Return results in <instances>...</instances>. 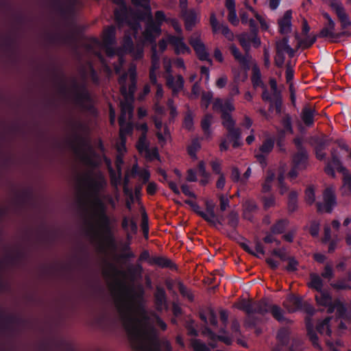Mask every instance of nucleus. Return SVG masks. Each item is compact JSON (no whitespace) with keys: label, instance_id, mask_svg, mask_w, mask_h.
Returning <instances> with one entry per match:
<instances>
[{"label":"nucleus","instance_id":"nucleus-1","mask_svg":"<svg viewBox=\"0 0 351 351\" xmlns=\"http://www.w3.org/2000/svg\"><path fill=\"white\" fill-rule=\"evenodd\" d=\"M119 311L123 319L124 326L132 348L136 351H146L147 348L142 339L141 332L138 326V320L132 315V305L123 302Z\"/></svg>","mask_w":351,"mask_h":351},{"label":"nucleus","instance_id":"nucleus-2","mask_svg":"<svg viewBox=\"0 0 351 351\" xmlns=\"http://www.w3.org/2000/svg\"><path fill=\"white\" fill-rule=\"evenodd\" d=\"M72 87L75 103L84 110L94 111L95 108L92 104L93 99L86 85L84 83L79 84L74 80L72 82Z\"/></svg>","mask_w":351,"mask_h":351},{"label":"nucleus","instance_id":"nucleus-3","mask_svg":"<svg viewBox=\"0 0 351 351\" xmlns=\"http://www.w3.org/2000/svg\"><path fill=\"white\" fill-rule=\"evenodd\" d=\"M53 4L56 11L65 21L75 19L79 0H53Z\"/></svg>","mask_w":351,"mask_h":351},{"label":"nucleus","instance_id":"nucleus-4","mask_svg":"<svg viewBox=\"0 0 351 351\" xmlns=\"http://www.w3.org/2000/svg\"><path fill=\"white\" fill-rule=\"evenodd\" d=\"M84 180L93 198L96 195H99L100 192L106 186V181L101 173L97 174V178H94L90 174L86 175Z\"/></svg>","mask_w":351,"mask_h":351},{"label":"nucleus","instance_id":"nucleus-5","mask_svg":"<svg viewBox=\"0 0 351 351\" xmlns=\"http://www.w3.org/2000/svg\"><path fill=\"white\" fill-rule=\"evenodd\" d=\"M324 204L317 202L316 206L318 213L325 210L328 213H331L334 207L337 204L336 196L331 188H326L323 193Z\"/></svg>","mask_w":351,"mask_h":351},{"label":"nucleus","instance_id":"nucleus-6","mask_svg":"<svg viewBox=\"0 0 351 351\" xmlns=\"http://www.w3.org/2000/svg\"><path fill=\"white\" fill-rule=\"evenodd\" d=\"M73 130V138L69 142L70 146L75 151L77 152L82 147L86 145V138L79 133V131L84 130L85 125L81 121H74L72 123Z\"/></svg>","mask_w":351,"mask_h":351},{"label":"nucleus","instance_id":"nucleus-7","mask_svg":"<svg viewBox=\"0 0 351 351\" xmlns=\"http://www.w3.org/2000/svg\"><path fill=\"white\" fill-rule=\"evenodd\" d=\"M189 42L200 61H206L210 64H213V61L210 58L209 53L207 51L205 45L199 37L195 38L191 36Z\"/></svg>","mask_w":351,"mask_h":351},{"label":"nucleus","instance_id":"nucleus-8","mask_svg":"<svg viewBox=\"0 0 351 351\" xmlns=\"http://www.w3.org/2000/svg\"><path fill=\"white\" fill-rule=\"evenodd\" d=\"M315 143L314 152L315 157L319 160H324L326 157L325 149L332 141L328 136L323 134L321 137L316 136L313 139Z\"/></svg>","mask_w":351,"mask_h":351},{"label":"nucleus","instance_id":"nucleus-9","mask_svg":"<svg viewBox=\"0 0 351 351\" xmlns=\"http://www.w3.org/2000/svg\"><path fill=\"white\" fill-rule=\"evenodd\" d=\"M229 50L235 60L239 63L241 69L247 72L250 69V60L252 59L250 53H247L245 55H243L234 44L230 45Z\"/></svg>","mask_w":351,"mask_h":351},{"label":"nucleus","instance_id":"nucleus-10","mask_svg":"<svg viewBox=\"0 0 351 351\" xmlns=\"http://www.w3.org/2000/svg\"><path fill=\"white\" fill-rule=\"evenodd\" d=\"M99 222L100 226L105 234L106 240L112 245L114 244V239L113 237L111 221L110 217L106 213H102L95 215Z\"/></svg>","mask_w":351,"mask_h":351},{"label":"nucleus","instance_id":"nucleus-11","mask_svg":"<svg viewBox=\"0 0 351 351\" xmlns=\"http://www.w3.org/2000/svg\"><path fill=\"white\" fill-rule=\"evenodd\" d=\"M169 43L174 47V53L176 55L191 53V49L184 42L182 36L171 35L168 38Z\"/></svg>","mask_w":351,"mask_h":351},{"label":"nucleus","instance_id":"nucleus-12","mask_svg":"<svg viewBox=\"0 0 351 351\" xmlns=\"http://www.w3.org/2000/svg\"><path fill=\"white\" fill-rule=\"evenodd\" d=\"M322 16L327 22L324 23V27L319 31L318 36L322 38L332 39V34L335 32L336 23L328 12H323Z\"/></svg>","mask_w":351,"mask_h":351},{"label":"nucleus","instance_id":"nucleus-13","mask_svg":"<svg viewBox=\"0 0 351 351\" xmlns=\"http://www.w3.org/2000/svg\"><path fill=\"white\" fill-rule=\"evenodd\" d=\"M20 319L13 315H5L0 308V330L2 332L12 331V326L19 322Z\"/></svg>","mask_w":351,"mask_h":351},{"label":"nucleus","instance_id":"nucleus-14","mask_svg":"<svg viewBox=\"0 0 351 351\" xmlns=\"http://www.w3.org/2000/svg\"><path fill=\"white\" fill-rule=\"evenodd\" d=\"M184 80L181 75L177 76L176 80L172 75L167 77L166 84L167 87L172 90V95L177 96L180 90L184 88Z\"/></svg>","mask_w":351,"mask_h":351},{"label":"nucleus","instance_id":"nucleus-15","mask_svg":"<svg viewBox=\"0 0 351 351\" xmlns=\"http://www.w3.org/2000/svg\"><path fill=\"white\" fill-rule=\"evenodd\" d=\"M283 306L289 313H294L302 309V299L294 294H290L283 302Z\"/></svg>","mask_w":351,"mask_h":351},{"label":"nucleus","instance_id":"nucleus-16","mask_svg":"<svg viewBox=\"0 0 351 351\" xmlns=\"http://www.w3.org/2000/svg\"><path fill=\"white\" fill-rule=\"evenodd\" d=\"M186 30L191 31L198 22L197 13L194 9H188L181 12Z\"/></svg>","mask_w":351,"mask_h":351},{"label":"nucleus","instance_id":"nucleus-17","mask_svg":"<svg viewBox=\"0 0 351 351\" xmlns=\"http://www.w3.org/2000/svg\"><path fill=\"white\" fill-rule=\"evenodd\" d=\"M154 303L158 311L161 312L167 306V293L163 287H157L154 293Z\"/></svg>","mask_w":351,"mask_h":351},{"label":"nucleus","instance_id":"nucleus-18","mask_svg":"<svg viewBox=\"0 0 351 351\" xmlns=\"http://www.w3.org/2000/svg\"><path fill=\"white\" fill-rule=\"evenodd\" d=\"M291 10H287L283 16L278 20L279 32L281 34H288L291 30Z\"/></svg>","mask_w":351,"mask_h":351},{"label":"nucleus","instance_id":"nucleus-19","mask_svg":"<svg viewBox=\"0 0 351 351\" xmlns=\"http://www.w3.org/2000/svg\"><path fill=\"white\" fill-rule=\"evenodd\" d=\"M308 159L307 151L297 152L293 156V165L301 169H306Z\"/></svg>","mask_w":351,"mask_h":351},{"label":"nucleus","instance_id":"nucleus-20","mask_svg":"<svg viewBox=\"0 0 351 351\" xmlns=\"http://www.w3.org/2000/svg\"><path fill=\"white\" fill-rule=\"evenodd\" d=\"M150 265H155L162 268H169L176 269V265L171 260L164 256H152L149 259Z\"/></svg>","mask_w":351,"mask_h":351},{"label":"nucleus","instance_id":"nucleus-21","mask_svg":"<svg viewBox=\"0 0 351 351\" xmlns=\"http://www.w3.org/2000/svg\"><path fill=\"white\" fill-rule=\"evenodd\" d=\"M315 114V110L307 106L302 108L300 116L306 126L311 127L313 125L315 122L314 117Z\"/></svg>","mask_w":351,"mask_h":351},{"label":"nucleus","instance_id":"nucleus-22","mask_svg":"<svg viewBox=\"0 0 351 351\" xmlns=\"http://www.w3.org/2000/svg\"><path fill=\"white\" fill-rule=\"evenodd\" d=\"M271 305L272 304H270L265 298L254 301L253 302V314L258 313L261 315H264L270 311Z\"/></svg>","mask_w":351,"mask_h":351},{"label":"nucleus","instance_id":"nucleus-23","mask_svg":"<svg viewBox=\"0 0 351 351\" xmlns=\"http://www.w3.org/2000/svg\"><path fill=\"white\" fill-rule=\"evenodd\" d=\"M226 137L228 140L232 143V147L234 148H238L243 145L241 139V131L239 128L232 129L227 131Z\"/></svg>","mask_w":351,"mask_h":351},{"label":"nucleus","instance_id":"nucleus-24","mask_svg":"<svg viewBox=\"0 0 351 351\" xmlns=\"http://www.w3.org/2000/svg\"><path fill=\"white\" fill-rule=\"evenodd\" d=\"M277 339L282 347H289L291 330L288 327H281L277 333Z\"/></svg>","mask_w":351,"mask_h":351},{"label":"nucleus","instance_id":"nucleus-25","mask_svg":"<svg viewBox=\"0 0 351 351\" xmlns=\"http://www.w3.org/2000/svg\"><path fill=\"white\" fill-rule=\"evenodd\" d=\"M251 82L254 88H265V83L262 80L261 73L258 66L255 64L252 68Z\"/></svg>","mask_w":351,"mask_h":351},{"label":"nucleus","instance_id":"nucleus-26","mask_svg":"<svg viewBox=\"0 0 351 351\" xmlns=\"http://www.w3.org/2000/svg\"><path fill=\"white\" fill-rule=\"evenodd\" d=\"M308 287L317 292L322 291L324 290V281L317 274L311 273L310 274V281L308 283Z\"/></svg>","mask_w":351,"mask_h":351},{"label":"nucleus","instance_id":"nucleus-27","mask_svg":"<svg viewBox=\"0 0 351 351\" xmlns=\"http://www.w3.org/2000/svg\"><path fill=\"white\" fill-rule=\"evenodd\" d=\"M319 295H315V300L318 305L322 306H326L330 304L332 301V296L329 291L326 289H324L322 291H319Z\"/></svg>","mask_w":351,"mask_h":351},{"label":"nucleus","instance_id":"nucleus-28","mask_svg":"<svg viewBox=\"0 0 351 351\" xmlns=\"http://www.w3.org/2000/svg\"><path fill=\"white\" fill-rule=\"evenodd\" d=\"M115 20L119 25L128 23V8L121 7L114 10Z\"/></svg>","mask_w":351,"mask_h":351},{"label":"nucleus","instance_id":"nucleus-29","mask_svg":"<svg viewBox=\"0 0 351 351\" xmlns=\"http://www.w3.org/2000/svg\"><path fill=\"white\" fill-rule=\"evenodd\" d=\"M213 116L211 114H206L201 120V128L204 132V135L209 138L212 134L210 126L213 123Z\"/></svg>","mask_w":351,"mask_h":351},{"label":"nucleus","instance_id":"nucleus-30","mask_svg":"<svg viewBox=\"0 0 351 351\" xmlns=\"http://www.w3.org/2000/svg\"><path fill=\"white\" fill-rule=\"evenodd\" d=\"M289 225V220L287 219H280L277 220L271 227L270 230L276 234H283Z\"/></svg>","mask_w":351,"mask_h":351},{"label":"nucleus","instance_id":"nucleus-31","mask_svg":"<svg viewBox=\"0 0 351 351\" xmlns=\"http://www.w3.org/2000/svg\"><path fill=\"white\" fill-rule=\"evenodd\" d=\"M92 204L95 215L107 212L106 204L101 198L100 195H96L93 198Z\"/></svg>","mask_w":351,"mask_h":351},{"label":"nucleus","instance_id":"nucleus-32","mask_svg":"<svg viewBox=\"0 0 351 351\" xmlns=\"http://www.w3.org/2000/svg\"><path fill=\"white\" fill-rule=\"evenodd\" d=\"M228 225L232 228V234H237V227L239 223V217L238 213L234 210H231L228 216Z\"/></svg>","mask_w":351,"mask_h":351},{"label":"nucleus","instance_id":"nucleus-33","mask_svg":"<svg viewBox=\"0 0 351 351\" xmlns=\"http://www.w3.org/2000/svg\"><path fill=\"white\" fill-rule=\"evenodd\" d=\"M201 147L199 138H194L192 139L191 144L187 147V153L192 159L196 160L197 158V152Z\"/></svg>","mask_w":351,"mask_h":351},{"label":"nucleus","instance_id":"nucleus-34","mask_svg":"<svg viewBox=\"0 0 351 351\" xmlns=\"http://www.w3.org/2000/svg\"><path fill=\"white\" fill-rule=\"evenodd\" d=\"M221 119L222 120L221 124L226 128V130H230L232 129L237 128L236 121L232 117V115L229 112H223L221 114Z\"/></svg>","mask_w":351,"mask_h":351},{"label":"nucleus","instance_id":"nucleus-35","mask_svg":"<svg viewBox=\"0 0 351 351\" xmlns=\"http://www.w3.org/2000/svg\"><path fill=\"white\" fill-rule=\"evenodd\" d=\"M115 29L114 27H109L104 32V43L105 46H112L116 41Z\"/></svg>","mask_w":351,"mask_h":351},{"label":"nucleus","instance_id":"nucleus-36","mask_svg":"<svg viewBox=\"0 0 351 351\" xmlns=\"http://www.w3.org/2000/svg\"><path fill=\"white\" fill-rule=\"evenodd\" d=\"M269 312L278 322H288V319L284 316V311L279 306L272 304Z\"/></svg>","mask_w":351,"mask_h":351},{"label":"nucleus","instance_id":"nucleus-37","mask_svg":"<svg viewBox=\"0 0 351 351\" xmlns=\"http://www.w3.org/2000/svg\"><path fill=\"white\" fill-rule=\"evenodd\" d=\"M136 148L140 154L145 152L149 148V142L147 141V136L145 134H141L136 144Z\"/></svg>","mask_w":351,"mask_h":351},{"label":"nucleus","instance_id":"nucleus-38","mask_svg":"<svg viewBox=\"0 0 351 351\" xmlns=\"http://www.w3.org/2000/svg\"><path fill=\"white\" fill-rule=\"evenodd\" d=\"M288 211L293 213L298 209V193L292 191L289 193L288 197Z\"/></svg>","mask_w":351,"mask_h":351},{"label":"nucleus","instance_id":"nucleus-39","mask_svg":"<svg viewBox=\"0 0 351 351\" xmlns=\"http://www.w3.org/2000/svg\"><path fill=\"white\" fill-rule=\"evenodd\" d=\"M206 214L210 217L211 219L215 220L216 223L221 224V221L217 219V216L215 212V204L211 199H207L205 202Z\"/></svg>","mask_w":351,"mask_h":351},{"label":"nucleus","instance_id":"nucleus-40","mask_svg":"<svg viewBox=\"0 0 351 351\" xmlns=\"http://www.w3.org/2000/svg\"><path fill=\"white\" fill-rule=\"evenodd\" d=\"M178 285V289L179 290L180 293L181 295L184 298H186L189 300L190 302H193L194 300V295L191 291L190 289H189L184 284L180 281L178 280L177 282Z\"/></svg>","mask_w":351,"mask_h":351},{"label":"nucleus","instance_id":"nucleus-41","mask_svg":"<svg viewBox=\"0 0 351 351\" xmlns=\"http://www.w3.org/2000/svg\"><path fill=\"white\" fill-rule=\"evenodd\" d=\"M126 109L128 110L130 112H132L133 107H132V104H129V103L122 104L121 113L118 119V122H119V126H124L126 123H128L126 121V112H125Z\"/></svg>","mask_w":351,"mask_h":351},{"label":"nucleus","instance_id":"nucleus-42","mask_svg":"<svg viewBox=\"0 0 351 351\" xmlns=\"http://www.w3.org/2000/svg\"><path fill=\"white\" fill-rule=\"evenodd\" d=\"M290 47L289 38L288 36H284L281 40L276 43V52L285 53Z\"/></svg>","mask_w":351,"mask_h":351},{"label":"nucleus","instance_id":"nucleus-43","mask_svg":"<svg viewBox=\"0 0 351 351\" xmlns=\"http://www.w3.org/2000/svg\"><path fill=\"white\" fill-rule=\"evenodd\" d=\"M274 144L275 140L273 138H267L263 141L262 145L259 148V150L261 153L267 155L273 150Z\"/></svg>","mask_w":351,"mask_h":351},{"label":"nucleus","instance_id":"nucleus-44","mask_svg":"<svg viewBox=\"0 0 351 351\" xmlns=\"http://www.w3.org/2000/svg\"><path fill=\"white\" fill-rule=\"evenodd\" d=\"M192 210L199 217H201L202 219H204L206 222L211 225H215L216 221L210 219V217L204 211H202L200 210V206L195 202V204L191 207Z\"/></svg>","mask_w":351,"mask_h":351},{"label":"nucleus","instance_id":"nucleus-45","mask_svg":"<svg viewBox=\"0 0 351 351\" xmlns=\"http://www.w3.org/2000/svg\"><path fill=\"white\" fill-rule=\"evenodd\" d=\"M253 302L251 300L243 299L237 307L241 311H243L247 314H253Z\"/></svg>","mask_w":351,"mask_h":351},{"label":"nucleus","instance_id":"nucleus-46","mask_svg":"<svg viewBox=\"0 0 351 351\" xmlns=\"http://www.w3.org/2000/svg\"><path fill=\"white\" fill-rule=\"evenodd\" d=\"M260 322V318L253 314H247L244 320V326L247 328H255Z\"/></svg>","mask_w":351,"mask_h":351},{"label":"nucleus","instance_id":"nucleus-47","mask_svg":"<svg viewBox=\"0 0 351 351\" xmlns=\"http://www.w3.org/2000/svg\"><path fill=\"white\" fill-rule=\"evenodd\" d=\"M123 50L126 52L131 53L134 51V45L132 38L130 34H125L123 40Z\"/></svg>","mask_w":351,"mask_h":351},{"label":"nucleus","instance_id":"nucleus-48","mask_svg":"<svg viewBox=\"0 0 351 351\" xmlns=\"http://www.w3.org/2000/svg\"><path fill=\"white\" fill-rule=\"evenodd\" d=\"M307 335L308 337L309 340L312 343L313 346L315 348L321 350V346L319 343V339L317 335L312 328L308 327Z\"/></svg>","mask_w":351,"mask_h":351},{"label":"nucleus","instance_id":"nucleus-49","mask_svg":"<svg viewBox=\"0 0 351 351\" xmlns=\"http://www.w3.org/2000/svg\"><path fill=\"white\" fill-rule=\"evenodd\" d=\"M337 16L341 23V29H346L347 27L351 26V21L350 20V17L346 11Z\"/></svg>","mask_w":351,"mask_h":351},{"label":"nucleus","instance_id":"nucleus-50","mask_svg":"<svg viewBox=\"0 0 351 351\" xmlns=\"http://www.w3.org/2000/svg\"><path fill=\"white\" fill-rule=\"evenodd\" d=\"M336 311L338 318L344 319L347 317V308L339 300H336Z\"/></svg>","mask_w":351,"mask_h":351},{"label":"nucleus","instance_id":"nucleus-51","mask_svg":"<svg viewBox=\"0 0 351 351\" xmlns=\"http://www.w3.org/2000/svg\"><path fill=\"white\" fill-rule=\"evenodd\" d=\"M145 30L159 35L161 33V25L160 23H157L151 19V21L147 23Z\"/></svg>","mask_w":351,"mask_h":351},{"label":"nucleus","instance_id":"nucleus-52","mask_svg":"<svg viewBox=\"0 0 351 351\" xmlns=\"http://www.w3.org/2000/svg\"><path fill=\"white\" fill-rule=\"evenodd\" d=\"M193 117L191 112H188L184 116L183 121V127L188 131L193 130Z\"/></svg>","mask_w":351,"mask_h":351},{"label":"nucleus","instance_id":"nucleus-53","mask_svg":"<svg viewBox=\"0 0 351 351\" xmlns=\"http://www.w3.org/2000/svg\"><path fill=\"white\" fill-rule=\"evenodd\" d=\"M282 125L284 128V131L289 132L290 133H293V126H292V120L291 117L289 114H286L281 121Z\"/></svg>","mask_w":351,"mask_h":351},{"label":"nucleus","instance_id":"nucleus-54","mask_svg":"<svg viewBox=\"0 0 351 351\" xmlns=\"http://www.w3.org/2000/svg\"><path fill=\"white\" fill-rule=\"evenodd\" d=\"M329 5L335 11L337 16L346 11L341 2L339 0H331Z\"/></svg>","mask_w":351,"mask_h":351},{"label":"nucleus","instance_id":"nucleus-55","mask_svg":"<svg viewBox=\"0 0 351 351\" xmlns=\"http://www.w3.org/2000/svg\"><path fill=\"white\" fill-rule=\"evenodd\" d=\"M329 5L335 11L337 16L346 11L341 2L339 0H331Z\"/></svg>","mask_w":351,"mask_h":351},{"label":"nucleus","instance_id":"nucleus-56","mask_svg":"<svg viewBox=\"0 0 351 351\" xmlns=\"http://www.w3.org/2000/svg\"><path fill=\"white\" fill-rule=\"evenodd\" d=\"M258 210L256 203L252 200H247L244 204V215L253 213Z\"/></svg>","mask_w":351,"mask_h":351},{"label":"nucleus","instance_id":"nucleus-57","mask_svg":"<svg viewBox=\"0 0 351 351\" xmlns=\"http://www.w3.org/2000/svg\"><path fill=\"white\" fill-rule=\"evenodd\" d=\"M286 261H288V264L285 268L287 271L294 272L298 270L299 263L295 257L289 256Z\"/></svg>","mask_w":351,"mask_h":351},{"label":"nucleus","instance_id":"nucleus-58","mask_svg":"<svg viewBox=\"0 0 351 351\" xmlns=\"http://www.w3.org/2000/svg\"><path fill=\"white\" fill-rule=\"evenodd\" d=\"M340 173L346 171V168L343 166L342 162L338 156H333L329 162Z\"/></svg>","mask_w":351,"mask_h":351},{"label":"nucleus","instance_id":"nucleus-59","mask_svg":"<svg viewBox=\"0 0 351 351\" xmlns=\"http://www.w3.org/2000/svg\"><path fill=\"white\" fill-rule=\"evenodd\" d=\"M131 2L134 6L142 8L145 11L150 13V12H151L150 0H131Z\"/></svg>","mask_w":351,"mask_h":351},{"label":"nucleus","instance_id":"nucleus-60","mask_svg":"<svg viewBox=\"0 0 351 351\" xmlns=\"http://www.w3.org/2000/svg\"><path fill=\"white\" fill-rule=\"evenodd\" d=\"M146 158L150 161L156 159L160 160V154L158 152V149L157 147H154L152 148H149L147 151L145 152Z\"/></svg>","mask_w":351,"mask_h":351},{"label":"nucleus","instance_id":"nucleus-61","mask_svg":"<svg viewBox=\"0 0 351 351\" xmlns=\"http://www.w3.org/2000/svg\"><path fill=\"white\" fill-rule=\"evenodd\" d=\"M319 229L320 223L319 221L313 220L311 222L309 233L313 237L316 238L319 236Z\"/></svg>","mask_w":351,"mask_h":351},{"label":"nucleus","instance_id":"nucleus-62","mask_svg":"<svg viewBox=\"0 0 351 351\" xmlns=\"http://www.w3.org/2000/svg\"><path fill=\"white\" fill-rule=\"evenodd\" d=\"M193 351H210L208 347L199 339H195L192 342Z\"/></svg>","mask_w":351,"mask_h":351},{"label":"nucleus","instance_id":"nucleus-63","mask_svg":"<svg viewBox=\"0 0 351 351\" xmlns=\"http://www.w3.org/2000/svg\"><path fill=\"white\" fill-rule=\"evenodd\" d=\"M262 201L265 210L274 206L276 204V199L274 195L263 196L262 197Z\"/></svg>","mask_w":351,"mask_h":351},{"label":"nucleus","instance_id":"nucleus-64","mask_svg":"<svg viewBox=\"0 0 351 351\" xmlns=\"http://www.w3.org/2000/svg\"><path fill=\"white\" fill-rule=\"evenodd\" d=\"M213 97V94L210 91H204L202 95V105H204L205 108H207L210 105Z\"/></svg>","mask_w":351,"mask_h":351}]
</instances>
